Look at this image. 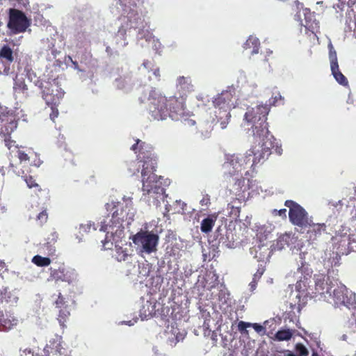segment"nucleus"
Listing matches in <instances>:
<instances>
[{
  "instance_id": "nucleus-1",
  "label": "nucleus",
  "mask_w": 356,
  "mask_h": 356,
  "mask_svg": "<svg viewBox=\"0 0 356 356\" xmlns=\"http://www.w3.org/2000/svg\"><path fill=\"white\" fill-rule=\"evenodd\" d=\"M268 112V106L261 105L248 110L245 113L244 119L248 122L253 123V136L259 144L249 149L245 154H233L227 159V161L223 165L227 177L236 176V179H238V177L242 176L243 170L263 163L271 154L274 143L272 140L273 136L270 135L266 122Z\"/></svg>"
},
{
  "instance_id": "nucleus-2",
  "label": "nucleus",
  "mask_w": 356,
  "mask_h": 356,
  "mask_svg": "<svg viewBox=\"0 0 356 356\" xmlns=\"http://www.w3.org/2000/svg\"><path fill=\"white\" fill-rule=\"evenodd\" d=\"M176 87L180 96L175 95L167 97L155 88L148 92L149 111L152 119L162 120L170 117L173 120H181L185 114V98L188 92L193 90L190 76H180L177 79Z\"/></svg>"
},
{
  "instance_id": "nucleus-3",
  "label": "nucleus",
  "mask_w": 356,
  "mask_h": 356,
  "mask_svg": "<svg viewBox=\"0 0 356 356\" xmlns=\"http://www.w3.org/2000/svg\"><path fill=\"white\" fill-rule=\"evenodd\" d=\"M131 149L138 153L137 159L143 163L141 170L142 191L145 201L158 205L160 199L165 193V189L161 186V177L155 174L156 168V156L153 153V147L140 139L136 140V143L131 147Z\"/></svg>"
},
{
  "instance_id": "nucleus-4",
  "label": "nucleus",
  "mask_w": 356,
  "mask_h": 356,
  "mask_svg": "<svg viewBox=\"0 0 356 356\" xmlns=\"http://www.w3.org/2000/svg\"><path fill=\"white\" fill-rule=\"evenodd\" d=\"M107 211L111 213L109 216L101 222L100 231L111 234L112 236L118 234L123 231V222L126 220H133L134 212L133 208L132 197L124 196L122 202L111 201L105 205Z\"/></svg>"
},
{
  "instance_id": "nucleus-5",
  "label": "nucleus",
  "mask_w": 356,
  "mask_h": 356,
  "mask_svg": "<svg viewBox=\"0 0 356 356\" xmlns=\"http://www.w3.org/2000/svg\"><path fill=\"white\" fill-rule=\"evenodd\" d=\"M234 93L232 90H223L213 100L214 113L221 129H225L230 120V111L233 106Z\"/></svg>"
},
{
  "instance_id": "nucleus-6",
  "label": "nucleus",
  "mask_w": 356,
  "mask_h": 356,
  "mask_svg": "<svg viewBox=\"0 0 356 356\" xmlns=\"http://www.w3.org/2000/svg\"><path fill=\"white\" fill-rule=\"evenodd\" d=\"M284 206L289 209V218L293 225L301 228H307L310 225L312 220L309 218L307 211L301 205L293 200H288L285 201Z\"/></svg>"
},
{
  "instance_id": "nucleus-7",
  "label": "nucleus",
  "mask_w": 356,
  "mask_h": 356,
  "mask_svg": "<svg viewBox=\"0 0 356 356\" xmlns=\"http://www.w3.org/2000/svg\"><path fill=\"white\" fill-rule=\"evenodd\" d=\"M314 286L310 289L309 294L314 297L326 298L331 296V291L334 287L335 281L327 275L319 273L314 275Z\"/></svg>"
},
{
  "instance_id": "nucleus-8",
  "label": "nucleus",
  "mask_w": 356,
  "mask_h": 356,
  "mask_svg": "<svg viewBox=\"0 0 356 356\" xmlns=\"http://www.w3.org/2000/svg\"><path fill=\"white\" fill-rule=\"evenodd\" d=\"M159 237L156 234L149 231L140 230L132 237L133 243L142 248L146 253H152L156 250Z\"/></svg>"
},
{
  "instance_id": "nucleus-9",
  "label": "nucleus",
  "mask_w": 356,
  "mask_h": 356,
  "mask_svg": "<svg viewBox=\"0 0 356 356\" xmlns=\"http://www.w3.org/2000/svg\"><path fill=\"white\" fill-rule=\"evenodd\" d=\"M29 25V20L22 11L15 8L10 9L8 27L13 33L17 34L24 32Z\"/></svg>"
},
{
  "instance_id": "nucleus-10",
  "label": "nucleus",
  "mask_w": 356,
  "mask_h": 356,
  "mask_svg": "<svg viewBox=\"0 0 356 356\" xmlns=\"http://www.w3.org/2000/svg\"><path fill=\"white\" fill-rule=\"evenodd\" d=\"M336 307L346 306L349 307L353 305L354 298L349 294L348 290L343 284L337 285L334 288L331 296Z\"/></svg>"
},
{
  "instance_id": "nucleus-11",
  "label": "nucleus",
  "mask_w": 356,
  "mask_h": 356,
  "mask_svg": "<svg viewBox=\"0 0 356 356\" xmlns=\"http://www.w3.org/2000/svg\"><path fill=\"white\" fill-rule=\"evenodd\" d=\"M298 272L301 273L300 280L297 281L296 289L299 292H307L309 294L310 289L312 288L309 285L310 280L312 278V270L308 266L302 265L301 267L298 268Z\"/></svg>"
},
{
  "instance_id": "nucleus-12",
  "label": "nucleus",
  "mask_w": 356,
  "mask_h": 356,
  "mask_svg": "<svg viewBox=\"0 0 356 356\" xmlns=\"http://www.w3.org/2000/svg\"><path fill=\"white\" fill-rule=\"evenodd\" d=\"M50 278L55 282L62 281L71 283L76 278L74 270H70L62 266L58 268H50Z\"/></svg>"
},
{
  "instance_id": "nucleus-13",
  "label": "nucleus",
  "mask_w": 356,
  "mask_h": 356,
  "mask_svg": "<svg viewBox=\"0 0 356 356\" xmlns=\"http://www.w3.org/2000/svg\"><path fill=\"white\" fill-rule=\"evenodd\" d=\"M18 319L13 314H2L0 316V330L8 332L17 325Z\"/></svg>"
},
{
  "instance_id": "nucleus-14",
  "label": "nucleus",
  "mask_w": 356,
  "mask_h": 356,
  "mask_svg": "<svg viewBox=\"0 0 356 356\" xmlns=\"http://www.w3.org/2000/svg\"><path fill=\"white\" fill-rule=\"evenodd\" d=\"M58 238V234L56 231H51L45 238L43 248L47 251L48 255H54L56 252L55 244Z\"/></svg>"
},
{
  "instance_id": "nucleus-15",
  "label": "nucleus",
  "mask_w": 356,
  "mask_h": 356,
  "mask_svg": "<svg viewBox=\"0 0 356 356\" xmlns=\"http://www.w3.org/2000/svg\"><path fill=\"white\" fill-rule=\"evenodd\" d=\"M307 227H309L307 233L309 234V238L313 240L321 236L326 230V226L324 223L315 224L312 223V221L310 222V225Z\"/></svg>"
},
{
  "instance_id": "nucleus-16",
  "label": "nucleus",
  "mask_w": 356,
  "mask_h": 356,
  "mask_svg": "<svg viewBox=\"0 0 356 356\" xmlns=\"http://www.w3.org/2000/svg\"><path fill=\"white\" fill-rule=\"evenodd\" d=\"M47 348L50 349L52 353L63 355L65 352L62 345V338L59 336H56L54 338L49 340Z\"/></svg>"
},
{
  "instance_id": "nucleus-17",
  "label": "nucleus",
  "mask_w": 356,
  "mask_h": 356,
  "mask_svg": "<svg viewBox=\"0 0 356 356\" xmlns=\"http://www.w3.org/2000/svg\"><path fill=\"white\" fill-rule=\"evenodd\" d=\"M52 92L53 90L50 88L45 87L44 89L42 90V99L45 101L47 104L58 105L60 97L58 95H54Z\"/></svg>"
},
{
  "instance_id": "nucleus-18",
  "label": "nucleus",
  "mask_w": 356,
  "mask_h": 356,
  "mask_svg": "<svg viewBox=\"0 0 356 356\" xmlns=\"http://www.w3.org/2000/svg\"><path fill=\"white\" fill-rule=\"evenodd\" d=\"M243 47L245 49H252L251 51L252 55L257 54L260 49L259 40L254 36L250 35L244 43Z\"/></svg>"
},
{
  "instance_id": "nucleus-19",
  "label": "nucleus",
  "mask_w": 356,
  "mask_h": 356,
  "mask_svg": "<svg viewBox=\"0 0 356 356\" xmlns=\"http://www.w3.org/2000/svg\"><path fill=\"white\" fill-rule=\"evenodd\" d=\"M217 220V216L214 215H209L206 218L203 219L201 225L200 229L203 233H209L211 232L213 226L215 225L216 221Z\"/></svg>"
},
{
  "instance_id": "nucleus-20",
  "label": "nucleus",
  "mask_w": 356,
  "mask_h": 356,
  "mask_svg": "<svg viewBox=\"0 0 356 356\" xmlns=\"http://www.w3.org/2000/svg\"><path fill=\"white\" fill-rule=\"evenodd\" d=\"M292 241L291 234H284L279 236L275 243V248L281 250L286 246L289 247Z\"/></svg>"
},
{
  "instance_id": "nucleus-21",
  "label": "nucleus",
  "mask_w": 356,
  "mask_h": 356,
  "mask_svg": "<svg viewBox=\"0 0 356 356\" xmlns=\"http://www.w3.org/2000/svg\"><path fill=\"white\" fill-rule=\"evenodd\" d=\"M332 74L334 76L336 81L341 85L347 86L348 81L346 76L341 72L339 67V64L337 66V68L334 69V66H331Z\"/></svg>"
},
{
  "instance_id": "nucleus-22",
  "label": "nucleus",
  "mask_w": 356,
  "mask_h": 356,
  "mask_svg": "<svg viewBox=\"0 0 356 356\" xmlns=\"http://www.w3.org/2000/svg\"><path fill=\"white\" fill-rule=\"evenodd\" d=\"M0 58L10 63L13 61V52L8 45H3L0 50Z\"/></svg>"
},
{
  "instance_id": "nucleus-23",
  "label": "nucleus",
  "mask_w": 356,
  "mask_h": 356,
  "mask_svg": "<svg viewBox=\"0 0 356 356\" xmlns=\"http://www.w3.org/2000/svg\"><path fill=\"white\" fill-rule=\"evenodd\" d=\"M70 316V312L68 307H65L64 308L59 309L58 321L63 328L66 327L65 323L69 319Z\"/></svg>"
},
{
  "instance_id": "nucleus-24",
  "label": "nucleus",
  "mask_w": 356,
  "mask_h": 356,
  "mask_svg": "<svg viewBox=\"0 0 356 356\" xmlns=\"http://www.w3.org/2000/svg\"><path fill=\"white\" fill-rule=\"evenodd\" d=\"M32 262L39 267L48 266L51 261L49 257H44L40 255H35L32 258Z\"/></svg>"
},
{
  "instance_id": "nucleus-25",
  "label": "nucleus",
  "mask_w": 356,
  "mask_h": 356,
  "mask_svg": "<svg viewBox=\"0 0 356 356\" xmlns=\"http://www.w3.org/2000/svg\"><path fill=\"white\" fill-rule=\"evenodd\" d=\"M14 89L16 91L22 92L26 95L28 93V86L25 83L24 79L22 78L16 77L15 79Z\"/></svg>"
},
{
  "instance_id": "nucleus-26",
  "label": "nucleus",
  "mask_w": 356,
  "mask_h": 356,
  "mask_svg": "<svg viewBox=\"0 0 356 356\" xmlns=\"http://www.w3.org/2000/svg\"><path fill=\"white\" fill-rule=\"evenodd\" d=\"M292 335H293V333L292 332L287 329V330H278L276 334H275V339L277 340V341H288L289 339H291V338L292 337Z\"/></svg>"
},
{
  "instance_id": "nucleus-27",
  "label": "nucleus",
  "mask_w": 356,
  "mask_h": 356,
  "mask_svg": "<svg viewBox=\"0 0 356 356\" xmlns=\"http://www.w3.org/2000/svg\"><path fill=\"white\" fill-rule=\"evenodd\" d=\"M227 209H229V216L237 220L240 216L241 207L239 206H234L232 204H228Z\"/></svg>"
},
{
  "instance_id": "nucleus-28",
  "label": "nucleus",
  "mask_w": 356,
  "mask_h": 356,
  "mask_svg": "<svg viewBox=\"0 0 356 356\" xmlns=\"http://www.w3.org/2000/svg\"><path fill=\"white\" fill-rule=\"evenodd\" d=\"M329 48H330L329 58H330V67L334 66V68H337V66L338 65L337 52L334 50L332 44H329Z\"/></svg>"
},
{
  "instance_id": "nucleus-29",
  "label": "nucleus",
  "mask_w": 356,
  "mask_h": 356,
  "mask_svg": "<svg viewBox=\"0 0 356 356\" xmlns=\"http://www.w3.org/2000/svg\"><path fill=\"white\" fill-rule=\"evenodd\" d=\"M131 15L129 17L130 18L129 22L131 23L130 27L133 29L138 28V21H141L140 17L137 13H131Z\"/></svg>"
},
{
  "instance_id": "nucleus-30",
  "label": "nucleus",
  "mask_w": 356,
  "mask_h": 356,
  "mask_svg": "<svg viewBox=\"0 0 356 356\" xmlns=\"http://www.w3.org/2000/svg\"><path fill=\"white\" fill-rule=\"evenodd\" d=\"M296 351L300 356H307L309 351L307 348L301 343L296 345Z\"/></svg>"
},
{
  "instance_id": "nucleus-31",
  "label": "nucleus",
  "mask_w": 356,
  "mask_h": 356,
  "mask_svg": "<svg viewBox=\"0 0 356 356\" xmlns=\"http://www.w3.org/2000/svg\"><path fill=\"white\" fill-rule=\"evenodd\" d=\"M251 327V323H248L245 321H239L238 323V331L244 334H248V331L247 330L248 327Z\"/></svg>"
},
{
  "instance_id": "nucleus-32",
  "label": "nucleus",
  "mask_w": 356,
  "mask_h": 356,
  "mask_svg": "<svg viewBox=\"0 0 356 356\" xmlns=\"http://www.w3.org/2000/svg\"><path fill=\"white\" fill-rule=\"evenodd\" d=\"M37 221L39 222L40 225H42L45 222H47L48 220V213L46 209L42 210L41 212L38 213L36 218Z\"/></svg>"
},
{
  "instance_id": "nucleus-33",
  "label": "nucleus",
  "mask_w": 356,
  "mask_h": 356,
  "mask_svg": "<svg viewBox=\"0 0 356 356\" xmlns=\"http://www.w3.org/2000/svg\"><path fill=\"white\" fill-rule=\"evenodd\" d=\"M305 22L306 24L305 25V29H308L309 31H312V33H314L315 29H317L318 26V22L314 20L313 22H310L307 20V17H305Z\"/></svg>"
},
{
  "instance_id": "nucleus-34",
  "label": "nucleus",
  "mask_w": 356,
  "mask_h": 356,
  "mask_svg": "<svg viewBox=\"0 0 356 356\" xmlns=\"http://www.w3.org/2000/svg\"><path fill=\"white\" fill-rule=\"evenodd\" d=\"M56 307L60 309H63L65 307H68L66 305V302L65 300V298L62 296L61 293H58V298L55 301Z\"/></svg>"
},
{
  "instance_id": "nucleus-35",
  "label": "nucleus",
  "mask_w": 356,
  "mask_h": 356,
  "mask_svg": "<svg viewBox=\"0 0 356 356\" xmlns=\"http://www.w3.org/2000/svg\"><path fill=\"white\" fill-rule=\"evenodd\" d=\"M266 270L265 266L263 264H260L258 266L257 272L253 275L254 280H259L261 277L264 273Z\"/></svg>"
},
{
  "instance_id": "nucleus-36",
  "label": "nucleus",
  "mask_w": 356,
  "mask_h": 356,
  "mask_svg": "<svg viewBox=\"0 0 356 356\" xmlns=\"http://www.w3.org/2000/svg\"><path fill=\"white\" fill-rule=\"evenodd\" d=\"M49 106H50L51 112L49 114L50 119L52 121H55V119L58 116L59 112L58 110V105H53V104H47Z\"/></svg>"
},
{
  "instance_id": "nucleus-37",
  "label": "nucleus",
  "mask_w": 356,
  "mask_h": 356,
  "mask_svg": "<svg viewBox=\"0 0 356 356\" xmlns=\"http://www.w3.org/2000/svg\"><path fill=\"white\" fill-rule=\"evenodd\" d=\"M94 226V223H91L90 222L86 224H81L79 227L80 232H88L91 228H92L93 230H96Z\"/></svg>"
},
{
  "instance_id": "nucleus-38",
  "label": "nucleus",
  "mask_w": 356,
  "mask_h": 356,
  "mask_svg": "<svg viewBox=\"0 0 356 356\" xmlns=\"http://www.w3.org/2000/svg\"><path fill=\"white\" fill-rule=\"evenodd\" d=\"M251 327L260 335H264L266 333V328L259 323H251Z\"/></svg>"
},
{
  "instance_id": "nucleus-39",
  "label": "nucleus",
  "mask_w": 356,
  "mask_h": 356,
  "mask_svg": "<svg viewBox=\"0 0 356 356\" xmlns=\"http://www.w3.org/2000/svg\"><path fill=\"white\" fill-rule=\"evenodd\" d=\"M271 213L274 216H280L283 219L286 218V209H281L280 210L273 209V210H272Z\"/></svg>"
},
{
  "instance_id": "nucleus-40",
  "label": "nucleus",
  "mask_w": 356,
  "mask_h": 356,
  "mask_svg": "<svg viewBox=\"0 0 356 356\" xmlns=\"http://www.w3.org/2000/svg\"><path fill=\"white\" fill-rule=\"evenodd\" d=\"M128 257V254L126 250L122 248L119 249L117 252V259L120 261H125Z\"/></svg>"
},
{
  "instance_id": "nucleus-41",
  "label": "nucleus",
  "mask_w": 356,
  "mask_h": 356,
  "mask_svg": "<svg viewBox=\"0 0 356 356\" xmlns=\"http://www.w3.org/2000/svg\"><path fill=\"white\" fill-rule=\"evenodd\" d=\"M25 181L26 182L28 187L30 188L39 187V185L35 182V180L31 176L26 177Z\"/></svg>"
},
{
  "instance_id": "nucleus-42",
  "label": "nucleus",
  "mask_w": 356,
  "mask_h": 356,
  "mask_svg": "<svg viewBox=\"0 0 356 356\" xmlns=\"http://www.w3.org/2000/svg\"><path fill=\"white\" fill-rule=\"evenodd\" d=\"M17 156L21 162L26 161L29 160V157L28 154L25 152L22 151V150H18Z\"/></svg>"
},
{
  "instance_id": "nucleus-43",
  "label": "nucleus",
  "mask_w": 356,
  "mask_h": 356,
  "mask_svg": "<svg viewBox=\"0 0 356 356\" xmlns=\"http://www.w3.org/2000/svg\"><path fill=\"white\" fill-rule=\"evenodd\" d=\"M202 206L209 207L211 204L210 196L209 195H204L202 199L200 202Z\"/></svg>"
},
{
  "instance_id": "nucleus-44",
  "label": "nucleus",
  "mask_w": 356,
  "mask_h": 356,
  "mask_svg": "<svg viewBox=\"0 0 356 356\" xmlns=\"http://www.w3.org/2000/svg\"><path fill=\"white\" fill-rule=\"evenodd\" d=\"M15 143V141L11 139L10 136H7L4 139L5 145L8 149H10L13 146Z\"/></svg>"
},
{
  "instance_id": "nucleus-45",
  "label": "nucleus",
  "mask_w": 356,
  "mask_h": 356,
  "mask_svg": "<svg viewBox=\"0 0 356 356\" xmlns=\"http://www.w3.org/2000/svg\"><path fill=\"white\" fill-rule=\"evenodd\" d=\"M143 66L145 68H146L148 70V72H150L152 69L154 67V64L152 61L146 60H144V62L143 63Z\"/></svg>"
},
{
  "instance_id": "nucleus-46",
  "label": "nucleus",
  "mask_w": 356,
  "mask_h": 356,
  "mask_svg": "<svg viewBox=\"0 0 356 356\" xmlns=\"http://www.w3.org/2000/svg\"><path fill=\"white\" fill-rule=\"evenodd\" d=\"M151 71H152V73L154 75L157 81H160L161 80V74H160L159 68L158 67H153Z\"/></svg>"
},
{
  "instance_id": "nucleus-47",
  "label": "nucleus",
  "mask_w": 356,
  "mask_h": 356,
  "mask_svg": "<svg viewBox=\"0 0 356 356\" xmlns=\"http://www.w3.org/2000/svg\"><path fill=\"white\" fill-rule=\"evenodd\" d=\"M258 281H259V280H254V277L252 278V282L249 284L250 286V289L252 291H253L256 289Z\"/></svg>"
},
{
  "instance_id": "nucleus-48",
  "label": "nucleus",
  "mask_w": 356,
  "mask_h": 356,
  "mask_svg": "<svg viewBox=\"0 0 356 356\" xmlns=\"http://www.w3.org/2000/svg\"><path fill=\"white\" fill-rule=\"evenodd\" d=\"M122 5L127 7H131V6H136L135 3H131V2H126V1H122Z\"/></svg>"
},
{
  "instance_id": "nucleus-49",
  "label": "nucleus",
  "mask_w": 356,
  "mask_h": 356,
  "mask_svg": "<svg viewBox=\"0 0 356 356\" xmlns=\"http://www.w3.org/2000/svg\"><path fill=\"white\" fill-rule=\"evenodd\" d=\"M35 86H38L40 88H43V83L42 81L40 80H37L35 82Z\"/></svg>"
},
{
  "instance_id": "nucleus-50",
  "label": "nucleus",
  "mask_w": 356,
  "mask_h": 356,
  "mask_svg": "<svg viewBox=\"0 0 356 356\" xmlns=\"http://www.w3.org/2000/svg\"><path fill=\"white\" fill-rule=\"evenodd\" d=\"M73 65H74V67L75 69H78L79 67V65H78V63L76 61H72Z\"/></svg>"
},
{
  "instance_id": "nucleus-51",
  "label": "nucleus",
  "mask_w": 356,
  "mask_h": 356,
  "mask_svg": "<svg viewBox=\"0 0 356 356\" xmlns=\"http://www.w3.org/2000/svg\"><path fill=\"white\" fill-rule=\"evenodd\" d=\"M131 166H133V167H135L136 166V161H134L131 163Z\"/></svg>"
},
{
  "instance_id": "nucleus-52",
  "label": "nucleus",
  "mask_w": 356,
  "mask_h": 356,
  "mask_svg": "<svg viewBox=\"0 0 356 356\" xmlns=\"http://www.w3.org/2000/svg\"><path fill=\"white\" fill-rule=\"evenodd\" d=\"M312 356H320L316 352H313Z\"/></svg>"
},
{
  "instance_id": "nucleus-53",
  "label": "nucleus",
  "mask_w": 356,
  "mask_h": 356,
  "mask_svg": "<svg viewBox=\"0 0 356 356\" xmlns=\"http://www.w3.org/2000/svg\"><path fill=\"white\" fill-rule=\"evenodd\" d=\"M129 171L130 172H131L133 175H135L136 174V172L132 170L131 168H129Z\"/></svg>"
},
{
  "instance_id": "nucleus-54",
  "label": "nucleus",
  "mask_w": 356,
  "mask_h": 356,
  "mask_svg": "<svg viewBox=\"0 0 356 356\" xmlns=\"http://www.w3.org/2000/svg\"><path fill=\"white\" fill-rule=\"evenodd\" d=\"M289 356H300L298 354V355H295L293 353H291V354H289Z\"/></svg>"
},
{
  "instance_id": "nucleus-55",
  "label": "nucleus",
  "mask_w": 356,
  "mask_h": 356,
  "mask_svg": "<svg viewBox=\"0 0 356 356\" xmlns=\"http://www.w3.org/2000/svg\"><path fill=\"white\" fill-rule=\"evenodd\" d=\"M279 97L281 99V95H279V97L275 96V101H277V99H279Z\"/></svg>"
},
{
  "instance_id": "nucleus-56",
  "label": "nucleus",
  "mask_w": 356,
  "mask_h": 356,
  "mask_svg": "<svg viewBox=\"0 0 356 356\" xmlns=\"http://www.w3.org/2000/svg\"><path fill=\"white\" fill-rule=\"evenodd\" d=\"M279 97L281 99V95H279V97L275 96V101H277V99H279Z\"/></svg>"
},
{
  "instance_id": "nucleus-57",
  "label": "nucleus",
  "mask_w": 356,
  "mask_h": 356,
  "mask_svg": "<svg viewBox=\"0 0 356 356\" xmlns=\"http://www.w3.org/2000/svg\"><path fill=\"white\" fill-rule=\"evenodd\" d=\"M279 97L281 99V95H279V97L275 96V101H277V99H279Z\"/></svg>"
},
{
  "instance_id": "nucleus-58",
  "label": "nucleus",
  "mask_w": 356,
  "mask_h": 356,
  "mask_svg": "<svg viewBox=\"0 0 356 356\" xmlns=\"http://www.w3.org/2000/svg\"><path fill=\"white\" fill-rule=\"evenodd\" d=\"M136 172H139V167H138V168H136Z\"/></svg>"
},
{
  "instance_id": "nucleus-59",
  "label": "nucleus",
  "mask_w": 356,
  "mask_h": 356,
  "mask_svg": "<svg viewBox=\"0 0 356 356\" xmlns=\"http://www.w3.org/2000/svg\"><path fill=\"white\" fill-rule=\"evenodd\" d=\"M109 47H106V51L108 52Z\"/></svg>"
},
{
  "instance_id": "nucleus-60",
  "label": "nucleus",
  "mask_w": 356,
  "mask_h": 356,
  "mask_svg": "<svg viewBox=\"0 0 356 356\" xmlns=\"http://www.w3.org/2000/svg\"><path fill=\"white\" fill-rule=\"evenodd\" d=\"M355 193H356V186H355Z\"/></svg>"
}]
</instances>
